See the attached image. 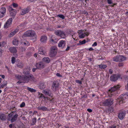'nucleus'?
<instances>
[{
  "mask_svg": "<svg viewBox=\"0 0 128 128\" xmlns=\"http://www.w3.org/2000/svg\"><path fill=\"white\" fill-rule=\"evenodd\" d=\"M23 73L25 74L24 76L22 78V79L19 80L17 82L18 83L20 84L22 83L27 82H29L30 79L34 80V77L32 74L30 73L29 72L24 71Z\"/></svg>",
  "mask_w": 128,
  "mask_h": 128,
  "instance_id": "nucleus-1",
  "label": "nucleus"
},
{
  "mask_svg": "<svg viewBox=\"0 0 128 128\" xmlns=\"http://www.w3.org/2000/svg\"><path fill=\"white\" fill-rule=\"evenodd\" d=\"M35 36V38L34 39V41L36 40L37 36L36 35L35 32L33 30H29L26 31L24 32L22 36V37L24 38L25 37H28Z\"/></svg>",
  "mask_w": 128,
  "mask_h": 128,
  "instance_id": "nucleus-2",
  "label": "nucleus"
},
{
  "mask_svg": "<svg viewBox=\"0 0 128 128\" xmlns=\"http://www.w3.org/2000/svg\"><path fill=\"white\" fill-rule=\"evenodd\" d=\"M8 120H10L11 122L12 123L17 120L18 115L17 114H13L12 113H10L8 114Z\"/></svg>",
  "mask_w": 128,
  "mask_h": 128,
  "instance_id": "nucleus-3",
  "label": "nucleus"
},
{
  "mask_svg": "<svg viewBox=\"0 0 128 128\" xmlns=\"http://www.w3.org/2000/svg\"><path fill=\"white\" fill-rule=\"evenodd\" d=\"M55 34L61 38H64L66 37V34L63 31L60 30H56L54 31Z\"/></svg>",
  "mask_w": 128,
  "mask_h": 128,
  "instance_id": "nucleus-4",
  "label": "nucleus"
},
{
  "mask_svg": "<svg viewBox=\"0 0 128 128\" xmlns=\"http://www.w3.org/2000/svg\"><path fill=\"white\" fill-rule=\"evenodd\" d=\"M57 48L55 46H53L51 48L50 53V56L51 57H53L55 56L57 53Z\"/></svg>",
  "mask_w": 128,
  "mask_h": 128,
  "instance_id": "nucleus-5",
  "label": "nucleus"
},
{
  "mask_svg": "<svg viewBox=\"0 0 128 128\" xmlns=\"http://www.w3.org/2000/svg\"><path fill=\"white\" fill-rule=\"evenodd\" d=\"M36 66L37 69L41 70L45 67V65L43 62H40L36 63Z\"/></svg>",
  "mask_w": 128,
  "mask_h": 128,
  "instance_id": "nucleus-6",
  "label": "nucleus"
},
{
  "mask_svg": "<svg viewBox=\"0 0 128 128\" xmlns=\"http://www.w3.org/2000/svg\"><path fill=\"white\" fill-rule=\"evenodd\" d=\"M102 104L104 106L109 107L112 104V100L111 99H107L103 102Z\"/></svg>",
  "mask_w": 128,
  "mask_h": 128,
  "instance_id": "nucleus-7",
  "label": "nucleus"
},
{
  "mask_svg": "<svg viewBox=\"0 0 128 128\" xmlns=\"http://www.w3.org/2000/svg\"><path fill=\"white\" fill-rule=\"evenodd\" d=\"M12 18H10L8 19L4 26V28H7L10 27L12 24Z\"/></svg>",
  "mask_w": 128,
  "mask_h": 128,
  "instance_id": "nucleus-8",
  "label": "nucleus"
},
{
  "mask_svg": "<svg viewBox=\"0 0 128 128\" xmlns=\"http://www.w3.org/2000/svg\"><path fill=\"white\" fill-rule=\"evenodd\" d=\"M59 84L58 82L54 81L52 83V89L56 91L58 87Z\"/></svg>",
  "mask_w": 128,
  "mask_h": 128,
  "instance_id": "nucleus-9",
  "label": "nucleus"
},
{
  "mask_svg": "<svg viewBox=\"0 0 128 128\" xmlns=\"http://www.w3.org/2000/svg\"><path fill=\"white\" fill-rule=\"evenodd\" d=\"M38 53L42 55H46V52L45 48L43 47L39 48Z\"/></svg>",
  "mask_w": 128,
  "mask_h": 128,
  "instance_id": "nucleus-10",
  "label": "nucleus"
},
{
  "mask_svg": "<svg viewBox=\"0 0 128 128\" xmlns=\"http://www.w3.org/2000/svg\"><path fill=\"white\" fill-rule=\"evenodd\" d=\"M8 10L11 16H15L16 14V10L13 9L12 7H9Z\"/></svg>",
  "mask_w": 128,
  "mask_h": 128,
  "instance_id": "nucleus-11",
  "label": "nucleus"
},
{
  "mask_svg": "<svg viewBox=\"0 0 128 128\" xmlns=\"http://www.w3.org/2000/svg\"><path fill=\"white\" fill-rule=\"evenodd\" d=\"M65 41L63 40H61L58 44V47H61L62 48H64L65 46Z\"/></svg>",
  "mask_w": 128,
  "mask_h": 128,
  "instance_id": "nucleus-12",
  "label": "nucleus"
},
{
  "mask_svg": "<svg viewBox=\"0 0 128 128\" xmlns=\"http://www.w3.org/2000/svg\"><path fill=\"white\" fill-rule=\"evenodd\" d=\"M118 79H122L119 75L114 74L112 76V81H115Z\"/></svg>",
  "mask_w": 128,
  "mask_h": 128,
  "instance_id": "nucleus-13",
  "label": "nucleus"
},
{
  "mask_svg": "<svg viewBox=\"0 0 128 128\" xmlns=\"http://www.w3.org/2000/svg\"><path fill=\"white\" fill-rule=\"evenodd\" d=\"M47 38L45 36H41L40 39V40L42 42L45 43L46 42Z\"/></svg>",
  "mask_w": 128,
  "mask_h": 128,
  "instance_id": "nucleus-14",
  "label": "nucleus"
},
{
  "mask_svg": "<svg viewBox=\"0 0 128 128\" xmlns=\"http://www.w3.org/2000/svg\"><path fill=\"white\" fill-rule=\"evenodd\" d=\"M89 34V33L88 32H84L80 35H79V37L80 38H84L86 36H88Z\"/></svg>",
  "mask_w": 128,
  "mask_h": 128,
  "instance_id": "nucleus-15",
  "label": "nucleus"
},
{
  "mask_svg": "<svg viewBox=\"0 0 128 128\" xmlns=\"http://www.w3.org/2000/svg\"><path fill=\"white\" fill-rule=\"evenodd\" d=\"M37 108L38 110H41L43 111L48 110V109L47 108L44 106H38Z\"/></svg>",
  "mask_w": 128,
  "mask_h": 128,
  "instance_id": "nucleus-16",
  "label": "nucleus"
},
{
  "mask_svg": "<svg viewBox=\"0 0 128 128\" xmlns=\"http://www.w3.org/2000/svg\"><path fill=\"white\" fill-rule=\"evenodd\" d=\"M124 112H122L120 113L118 115V118L121 120H122L124 117L125 115Z\"/></svg>",
  "mask_w": 128,
  "mask_h": 128,
  "instance_id": "nucleus-17",
  "label": "nucleus"
},
{
  "mask_svg": "<svg viewBox=\"0 0 128 128\" xmlns=\"http://www.w3.org/2000/svg\"><path fill=\"white\" fill-rule=\"evenodd\" d=\"M42 62L46 63H49L50 62V60L49 58L48 57L44 58L42 59Z\"/></svg>",
  "mask_w": 128,
  "mask_h": 128,
  "instance_id": "nucleus-18",
  "label": "nucleus"
},
{
  "mask_svg": "<svg viewBox=\"0 0 128 128\" xmlns=\"http://www.w3.org/2000/svg\"><path fill=\"white\" fill-rule=\"evenodd\" d=\"M0 119L2 121H4L6 119V116L5 114L1 113L0 114Z\"/></svg>",
  "mask_w": 128,
  "mask_h": 128,
  "instance_id": "nucleus-19",
  "label": "nucleus"
},
{
  "mask_svg": "<svg viewBox=\"0 0 128 128\" xmlns=\"http://www.w3.org/2000/svg\"><path fill=\"white\" fill-rule=\"evenodd\" d=\"M29 12V9L28 8L23 9L22 11V15H24V14L28 13Z\"/></svg>",
  "mask_w": 128,
  "mask_h": 128,
  "instance_id": "nucleus-20",
  "label": "nucleus"
},
{
  "mask_svg": "<svg viewBox=\"0 0 128 128\" xmlns=\"http://www.w3.org/2000/svg\"><path fill=\"white\" fill-rule=\"evenodd\" d=\"M10 52L12 53H16L17 52L16 48L14 47H12L10 48L9 49Z\"/></svg>",
  "mask_w": 128,
  "mask_h": 128,
  "instance_id": "nucleus-21",
  "label": "nucleus"
},
{
  "mask_svg": "<svg viewBox=\"0 0 128 128\" xmlns=\"http://www.w3.org/2000/svg\"><path fill=\"white\" fill-rule=\"evenodd\" d=\"M19 41L16 38H14L12 41V43L14 45L17 46L18 44Z\"/></svg>",
  "mask_w": 128,
  "mask_h": 128,
  "instance_id": "nucleus-22",
  "label": "nucleus"
},
{
  "mask_svg": "<svg viewBox=\"0 0 128 128\" xmlns=\"http://www.w3.org/2000/svg\"><path fill=\"white\" fill-rule=\"evenodd\" d=\"M118 58L119 61L122 62V61L126 60V57L124 56L121 55H119L118 56Z\"/></svg>",
  "mask_w": 128,
  "mask_h": 128,
  "instance_id": "nucleus-23",
  "label": "nucleus"
},
{
  "mask_svg": "<svg viewBox=\"0 0 128 128\" xmlns=\"http://www.w3.org/2000/svg\"><path fill=\"white\" fill-rule=\"evenodd\" d=\"M43 93L46 95H48L49 96H52L51 94L50 93V91L49 90L48 91L46 90H43Z\"/></svg>",
  "mask_w": 128,
  "mask_h": 128,
  "instance_id": "nucleus-24",
  "label": "nucleus"
},
{
  "mask_svg": "<svg viewBox=\"0 0 128 128\" xmlns=\"http://www.w3.org/2000/svg\"><path fill=\"white\" fill-rule=\"evenodd\" d=\"M16 65L18 67L22 68L23 67L24 64L22 62H20L17 64Z\"/></svg>",
  "mask_w": 128,
  "mask_h": 128,
  "instance_id": "nucleus-25",
  "label": "nucleus"
},
{
  "mask_svg": "<svg viewBox=\"0 0 128 128\" xmlns=\"http://www.w3.org/2000/svg\"><path fill=\"white\" fill-rule=\"evenodd\" d=\"M45 85L44 83H41L40 85V89L41 90H42L45 88Z\"/></svg>",
  "mask_w": 128,
  "mask_h": 128,
  "instance_id": "nucleus-26",
  "label": "nucleus"
},
{
  "mask_svg": "<svg viewBox=\"0 0 128 128\" xmlns=\"http://www.w3.org/2000/svg\"><path fill=\"white\" fill-rule=\"evenodd\" d=\"M18 31V29H16L14 30L13 32H12L10 34V37H12L14 35H15L16 33Z\"/></svg>",
  "mask_w": 128,
  "mask_h": 128,
  "instance_id": "nucleus-27",
  "label": "nucleus"
},
{
  "mask_svg": "<svg viewBox=\"0 0 128 128\" xmlns=\"http://www.w3.org/2000/svg\"><path fill=\"white\" fill-rule=\"evenodd\" d=\"M86 43V40H85L81 41H79V42L77 44L78 45H80L85 44Z\"/></svg>",
  "mask_w": 128,
  "mask_h": 128,
  "instance_id": "nucleus-28",
  "label": "nucleus"
},
{
  "mask_svg": "<svg viewBox=\"0 0 128 128\" xmlns=\"http://www.w3.org/2000/svg\"><path fill=\"white\" fill-rule=\"evenodd\" d=\"M112 87H111L110 89L108 90V94L109 96L110 97H112Z\"/></svg>",
  "mask_w": 128,
  "mask_h": 128,
  "instance_id": "nucleus-29",
  "label": "nucleus"
},
{
  "mask_svg": "<svg viewBox=\"0 0 128 128\" xmlns=\"http://www.w3.org/2000/svg\"><path fill=\"white\" fill-rule=\"evenodd\" d=\"M0 12L5 14L6 12V9L5 8L2 7L0 9Z\"/></svg>",
  "mask_w": 128,
  "mask_h": 128,
  "instance_id": "nucleus-30",
  "label": "nucleus"
},
{
  "mask_svg": "<svg viewBox=\"0 0 128 128\" xmlns=\"http://www.w3.org/2000/svg\"><path fill=\"white\" fill-rule=\"evenodd\" d=\"M99 68L101 69H104L106 67V66L105 65H98Z\"/></svg>",
  "mask_w": 128,
  "mask_h": 128,
  "instance_id": "nucleus-31",
  "label": "nucleus"
},
{
  "mask_svg": "<svg viewBox=\"0 0 128 128\" xmlns=\"http://www.w3.org/2000/svg\"><path fill=\"white\" fill-rule=\"evenodd\" d=\"M119 86L118 85L114 86L113 87H112V92L114 91H115L116 90H118L119 89Z\"/></svg>",
  "mask_w": 128,
  "mask_h": 128,
  "instance_id": "nucleus-32",
  "label": "nucleus"
},
{
  "mask_svg": "<svg viewBox=\"0 0 128 128\" xmlns=\"http://www.w3.org/2000/svg\"><path fill=\"white\" fill-rule=\"evenodd\" d=\"M24 76H21L18 74L16 75H15L16 78L17 79L19 80L22 79V78Z\"/></svg>",
  "mask_w": 128,
  "mask_h": 128,
  "instance_id": "nucleus-33",
  "label": "nucleus"
},
{
  "mask_svg": "<svg viewBox=\"0 0 128 128\" xmlns=\"http://www.w3.org/2000/svg\"><path fill=\"white\" fill-rule=\"evenodd\" d=\"M28 89L29 91L32 92H36V90L31 88L28 87Z\"/></svg>",
  "mask_w": 128,
  "mask_h": 128,
  "instance_id": "nucleus-34",
  "label": "nucleus"
},
{
  "mask_svg": "<svg viewBox=\"0 0 128 128\" xmlns=\"http://www.w3.org/2000/svg\"><path fill=\"white\" fill-rule=\"evenodd\" d=\"M32 124L33 125L35 124L36 122V118H34L32 120Z\"/></svg>",
  "mask_w": 128,
  "mask_h": 128,
  "instance_id": "nucleus-35",
  "label": "nucleus"
},
{
  "mask_svg": "<svg viewBox=\"0 0 128 128\" xmlns=\"http://www.w3.org/2000/svg\"><path fill=\"white\" fill-rule=\"evenodd\" d=\"M113 60L116 62L119 61L118 56H117L114 57L113 58Z\"/></svg>",
  "mask_w": 128,
  "mask_h": 128,
  "instance_id": "nucleus-36",
  "label": "nucleus"
},
{
  "mask_svg": "<svg viewBox=\"0 0 128 128\" xmlns=\"http://www.w3.org/2000/svg\"><path fill=\"white\" fill-rule=\"evenodd\" d=\"M5 44V42L4 41L0 42V47L2 48L4 46Z\"/></svg>",
  "mask_w": 128,
  "mask_h": 128,
  "instance_id": "nucleus-37",
  "label": "nucleus"
},
{
  "mask_svg": "<svg viewBox=\"0 0 128 128\" xmlns=\"http://www.w3.org/2000/svg\"><path fill=\"white\" fill-rule=\"evenodd\" d=\"M58 16L62 19H64L65 18L64 16L62 14H58Z\"/></svg>",
  "mask_w": 128,
  "mask_h": 128,
  "instance_id": "nucleus-38",
  "label": "nucleus"
},
{
  "mask_svg": "<svg viewBox=\"0 0 128 128\" xmlns=\"http://www.w3.org/2000/svg\"><path fill=\"white\" fill-rule=\"evenodd\" d=\"M24 45L26 46H28L30 45V43L27 41H25L24 42Z\"/></svg>",
  "mask_w": 128,
  "mask_h": 128,
  "instance_id": "nucleus-39",
  "label": "nucleus"
},
{
  "mask_svg": "<svg viewBox=\"0 0 128 128\" xmlns=\"http://www.w3.org/2000/svg\"><path fill=\"white\" fill-rule=\"evenodd\" d=\"M2 85L0 86L1 87L3 88L6 85V84L5 82H3L2 83Z\"/></svg>",
  "mask_w": 128,
  "mask_h": 128,
  "instance_id": "nucleus-40",
  "label": "nucleus"
},
{
  "mask_svg": "<svg viewBox=\"0 0 128 128\" xmlns=\"http://www.w3.org/2000/svg\"><path fill=\"white\" fill-rule=\"evenodd\" d=\"M12 64H14L15 62V58L14 57H12Z\"/></svg>",
  "mask_w": 128,
  "mask_h": 128,
  "instance_id": "nucleus-41",
  "label": "nucleus"
},
{
  "mask_svg": "<svg viewBox=\"0 0 128 128\" xmlns=\"http://www.w3.org/2000/svg\"><path fill=\"white\" fill-rule=\"evenodd\" d=\"M25 104L24 102H23L22 103L20 104V106L21 108H22L25 106Z\"/></svg>",
  "mask_w": 128,
  "mask_h": 128,
  "instance_id": "nucleus-42",
  "label": "nucleus"
},
{
  "mask_svg": "<svg viewBox=\"0 0 128 128\" xmlns=\"http://www.w3.org/2000/svg\"><path fill=\"white\" fill-rule=\"evenodd\" d=\"M20 49L21 51L22 52L25 51L26 50L25 48L22 47H20Z\"/></svg>",
  "mask_w": 128,
  "mask_h": 128,
  "instance_id": "nucleus-43",
  "label": "nucleus"
},
{
  "mask_svg": "<svg viewBox=\"0 0 128 128\" xmlns=\"http://www.w3.org/2000/svg\"><path fill=\"white\" fill-rule=\"evenodd\" d=\"M4 14L0 12V18L3 17L4 15Z\"/></svg>",
  "mask_w": 128,
  "mask_h": 128,
  "instance_id": "nucleus-44",
  "label": "nucleus"
},
{
  "mask_svg": "<svg viewBox=\"0 0 128 128\" xmlns=\"http://www.w3.org/2000/svg\"><path fill=\"white\" fill-rule=\"evenodd\" d=\"M38 94H39V95H40V96L39 97V98H41L43 97V96H44L43 94H40V92H38Z\"/></svg>",
  "mask_w": 128,
  "mask_h": 128,
  "instance_id": "nucleus-45",
  "label": "nucleus"
},
{
  "mask_svg": "<svg viewBox=\"0 0 128 128\" xmlns=\"http://www.w3.org/2000/svg\"><path fill=\"white\" fill-rule=\"evenodd\" d=\"M14 8H16L18 6V4L15 3H13L12 4Z\"/></svg>",
  "mask_w": 128,
  "mask_h": 128,
  "instance_id": "nucleus-46",
  "label": "nucleus"
},
{
  "mask_svg": "<svg viewBox=\"0 0 128 128\" xmlns=\"http://www.w3.org/2000/svg\"><path fill=\"white\" fill-rule=\"evenodd\" d=\"M3 52V50H2V49L0 48V57L2 56V54Z\"/></svg>",
  "mask_w": 128,
  "mask_h": 128,
  "instance_id": "nucleus-47",
  "label": "nucleus"
},
{
  "mask_svg": "<svg viewBox=\"0 0 128 128\" xmlns=\"http://www.w3.org/2000/svg\"><path fill=\"white\" fill-rule=\"evenodd\" d=\"M76 82L79 83L80 84H82V81L79 80H77L76 81Z\"/></svg>",
  "mask_w": 128,
  "mask_h": 128,
  "instance_id": "nucleus-48",
  "label": "nucleus"
},
{
  "mask_svg": "<svg viewBox=\"0 0 128 128\" xmlns=\"http://www.w3.org/2000/svg\"><path fill=\"white\" fill-rule=\"evenodd\" d=\"M80 32H78V33L79 34H82V33H83V32H84V30H80Z\"/></svg>",
  "mask_w": 128,
  "mask_h": 128,
  "instance_id": "nucleus-49",
  "label": "nucleus"
},
{
  "mask_svg": "<svg viewBox=\"0 0 128 128\" xmlns=\"http://www.w3.org/2000/svg\"><path fill=\"white\" fill-rule=\"evenodd\" d=\"M97 45V43L96 42H95L92 45V46H96Z\"/></svg>",
  "mask_w": 128,
  "mask_h": 128,
  "instance_id": "nucleus-50",
  "label": "nucleus"
},
{
  "mask_svg": "<svg viewBox=\"0 0 128 128\" xmlns=\"http://www.w3.org/2000/svg\"><path fill=\"white\" fill-rule=\"evenodd\" d=\"M14 125V124H10L9 126V127L10 128H12V125Z\"/></svg>",
  "mask_w": 128,
  "mask_h": 128,
  "instance_id": "nucleus-51",
  "label": "nucleus"
},
{
  "mask_svg": "<svg viewBox=\"0 0 128 128\" xmlns=\"http://www.w3.org/2000/svg\"><path fill=\"white\" fill-rule=\"evenodd\" d=\"M31 55V53L30 52L27 53L26 54V56H29Z\"/></svg>",
  "mask_w": 128,
  "mask_h": 128,
  "instance_id": "nucleus-52",
  "label": "nucleus"
},
{
  "mask_svg": "<svg viewBox=\"0 0 128 128\" xmlns=\"http://www.w3.org/2000/svg\"><path fill=\"white\" fill-rule=\"evenodd\" d=\"M10 113H12L13 114H16V111H12Z\"/></svg>",
  "mask_w": 128,
  "mask_h": 128,
  "instance_id": "nucleus-53",
  "label": "nucleus"
},
{
  "mask_svg": "<svg viewBox=\"0 0 128 128\" xmlns=\"http://www.w3.org/2000/svg\"><path fill=\"white\" fill-rule=\"evenodd\" d=\"M87 111H88L89 112H92V110L88 108L87 110Z\"/></svg>",
  "mask_w": 128,
  "mask_h": 128,
  "instance_id": "nucleus-54",
  "label": "nucleus"
},
{
  "mask_svg": "<svg viewBox=\"0 0 128 128\" xmlns=\"http://www.w3.org/2000/svg\"><path fill=\"white\" fill-rule=\"evenodd\" d=\"M107 2L109 4H110L112 3V0H107Z\"/></svg>",
  "mask_w": 128,
  "mask_h": 128,
  "instance_id": "nucleus-55",
  "label": "nucleus"
},
{
  "mask_svg": "<svg viewBox=\"0 0 128 128\" xmlns=\"http://www.w3.org/2000/svg\"><path fill=\"white\" fill-rule=\"evenodd\" d=\"M87 97V96L86 94H84L82 97V98H86Z\"/></svg>",
  "mask_w": 128,
  "mask_h": 128,
  "instance_id": "nucleus-56",
  "label": "nucleus"
},
{
  "mask_svg": "<svg viewBox=\"0 0 128 128\" xmlns=\"http://www.w3.org/2000/svg\"><path fill=\"white\" fill-rule=\"evenodd\" d=\"M70 48V47L68 46V47H67V48L65 50L66 51H68L69 50Z\"/></svg>",
  "mask_w": 128,
  "mask_h": 128,
  "instance_id": "nucleus-57",
  "label": "nucleus"
},
{
  "mask_svg": "<svg viewBox=\"0 0 128 128\" xmlns=\"http://www.w3.org/2000/svg\"><path fill=\"white\" fill-rule=\"evenodd\" d=\"M56 75L58 76V77H60L61 76L60 74L59 73H57L56 74Z\"/></svg>",
  "mask_w": 128,
  "mask_h": 128,
  "instance_id": "nucleus-58",
  "label": "nucleus"
},
{
  "mask_svg": "<svg viewBox=\"0 0 128 128\" xmlns=\"http://www.w3.org/2000/svg\"><path fill=\"white\" fill-rule=\"evenodd\" d=\"M36 69H37L36 68H33L32 69V71L33 72H35V71H36Z\"/></svg>",
  "mask_w": 128,
  "mask_h": 128,
  "instance_id": "nucleus-59",
  "label": "nucleus"
},
{
  "mask_svg": "<svg viewBox=\"0 0 128 128\" xmlns=\"http://www.w3.org/2000/svg\"><path fill=\"white\" fill-rule=\"evenodd\" d=\"M90 51H92L94 50V49L92 48H90L88 49Z\"/></svg>",
  "mask_w": 128,
  "mask_h": 128,
  "instance_id": "nucleus-60",
  "label": "nucleus"
},
{
  "mask_svg": "<svg viewBox=\"0 0 128 128\" xmlns=\"http://www.w3.org/2000/svg\"><path fill=\"white\" fill-rule=\"evenodd\" d=\"M0 76H1L3 78H5V76L4 75H0Z\"/></svg>",
  "mask_w": 128,
  "mask_h": 128,
  "instance_id": "nucleus-61",
  "label": "nucleus"
},
{
  "mask_svg": "<svg viewBox=\"0 0 128 128\" xmlns=\"http://www.w3.org/2000/svg\"><path fill=\"white\" fill-rule=\"evenodd\" d=\"M38 54L35 53L34 54V56L36 57H37V55H38Z\"/></svg>",
  "mask_w": 128,
  "mask_h": 128,
  "instance_id": "nucleus-62",
  "label": "nucleus"
},
{
  "mask_svg": "<svg viewBox=\"0 0 128 128\" xmlns=\"http://www.w3.org/2000/svg\"><path fill=\"white\" fill-rule=\"evenodd\" d=\"M109 73L111 74L112 73V70L111 69H110L109 70Z\"/></svg>",
  "mask_w": 128,
  "mask_h": 128,
  "instance_id": "nucleus-63",
  "label": "nucleus"
},
{
  "mask_svg": "<svg viewBox=\"0 0 128 128\" xmlns=\"http://www.w3.org/2000/svg\"><path fill=\"white\" fill-rule=\"evenodd\" d=\"M88 60L90 61H92V59H91V58H88Z\"/></svg>",
  "mask_w": 128,
  "mask_h": 128,
  "instance_id": "nucleus-64",
  "label": "nucleus"
}]
</instances>
